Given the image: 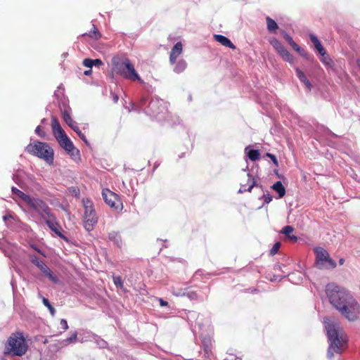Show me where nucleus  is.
<instances>
[{"label":"nucleus","mask_w":360,"mask_h":360,"mask_svg":"<svg viewBox=\"0 0 360 360\" xmlns=\"http://www.w3.org/2000/svg\"><path fill=\"white\" fill-rule=\"evenodd\" d=\"M326 293L333 306L347 319L354 321L358 319L359 304L351 295L340 290V287L334 283L326 285Z\"/></svg>","instance_id":"nucleus-1"},{"label":"nucleus","mask_w":360,"mask_h":360,"mask_svg":"<svg viewBox=\"0 0 360 360\" xmlns=\"http://www.w3.org/2000/svg\"><path fill=\"white\" fill-rule=\"evenodd\" d=\"M330 345L328 350V357L332 359L334 354H340L346 347L347 338L339 326L334 323H327L326 325Z\"/></svg>","instance_id":"nucleus-2"},{"label":"nucleus","mask_w":360,"mask_h":360,"mask_svg":"<svg viewBox=\"0 0 360 360\" xmlns=\"http://www.w3.org/2000/svg\"><path fill=\"white\" fill-rule=\"evenodd\" d=\"M111 63L112 70L116 74L128 79L134 81L141 80L139 75L129 58H121L119 56H114L112 58Z\"/></svg>","instance_id":"nucleus-3"},{"label":"nucleus","mask_w":360,"mask_h":360,"mask_svg":"<svg viewBox=\"0 0 360 360\" xmlns=\"http://www.w3.org/2000/svg\"><path fill=\"white\" fill-rule=\"evenodd\" d=\"M28 349L27 343L21 332H15L11 334L5 344L6 354L22 356Z\"/></svg>","instance_id":"nucleus-4"},{"label":"nucleus","mask_w":360,"mask_h":360,"mask_svg":"<svg viewBox=\"0 0 360 360\" xmlns=\"http://www.w3.org/2000/svg\"><path fill=\"white\" fill-rule=\"evenodd\" d=\"M28 153L45 160L49 165L53 163V150L44 142L35 141L26 147Z\"/></svg>","instance_id":"nucleus-5"},{"label":"nucleus","mask_w":360,"mask_h":360,"mask_svg":"<svg viewBox=\"0 0 360 360\" xmlns=\"http://www.w3.org/2000/svg\"><path fill=\"white\" fill-rule=\"evenodd\" d=\"M82 205L84 209L83 224L84 229L90 232L98 223V217L94 209V203L89 198L82 199Z\"/></svg>","instance_id":"nucleus-6"},{"label":"nucleus","mask_w":360,"mask_h":360,"mask_svg":"<svg viewBox=\"0 0 360 360\" xmlns=\"http://www.w3.org/2000/svg\"><path fill=\"white\" fill-rule=\"evenodd\" d=\"M316 253V262L319 269L322 268H335L336 263L333 260L328 252L323 248L317 247L314 248Z\"/></svg>","instance_id":"nucleus-7"},{"label":"nucleus","mask_w":360,"mask_h":360,"mask_svg":"<svg viewBox=\"0 0 360 360\" xmlns=\"http://www.w3.org/2000/svg\"><path fill=\"white\" fill-rule=\"evenodd\" d=\"M25 203L35 212H37L43 219H46V215L51 212V209L48 205L41 199L29 196Z\"/></svg>","instance_id":"nucleus-8"},{"label":"nucleus","mask_w":360,"mask_h":360,"mask_svg":"<svg viewBox=\"0 0 360 360\" xmlns=\"http://www.w3.org/2000/svg\"><path fill=\"white\" fill-rule=\"evenodd\" d=\"M102 196L105 202L115 211L121 212L123 210V203L120 196L108 188L102 191Z\"/></svg>","instance_id":"nucleus-9"},{"label":"nucleus","mask_w":360,"mask_h":360,"mask_svg":"<svg viewBox=\"0 0 360 360\" xmlns=\"http://www.w3.org/2000/svg\"><path fill=\"white\" fill-rule=\"evenodd\" d=\"M60 146L70 155L72 158L76 159L79 157V151L77 149L66 134L56 138Z\"/></svg>","instance_id":"nucleus-10"},{"label":"nucleus","mask_w":360,"mask_h":360,"mask_svg":"<svg viewBox=\"0 0 360 360\" xmlns=\"http://www.w3.org/2000/svg\"><path fill=\"white\" fill-rule=\"evenodd\" d=\"M30 262L37 266L43 274L46 276L49 280L56 283L58 282V277L53 273V271L48 267V266L41 260H39L36 255H30L29 256Z\"/></svg>","instance_id":"nucleus-11"},{"label":"nucleus","mask_w":360,"mask_h":360,"mask_svg":"<svg viewBox=\"0 0 360 360\" xmlns=\"http://www.w3.org/2000/svg\"><path fill=\"white\" fill-rule=\"evenodd\" d=\"M44 219L46 225L52 231H53L60 238L67 240V238L61 232V226H60V224L56 220V217L51 213V212L49 213V215H46V219Z\"/></svg>","instance_id":"nucleus-12"},{"label":"nucleus","mask_w":360,"mask_h":360,"mask_svg":"<svg viewBox=\"0 0 360 360\" xmlns=\"http://www.w3.org/2000/svg\"><path fill=\"white\" fill-rule=\"evenodd\" d=\"M240 193L250 192L252 188L256 186L255 178L250 173L243 174L240 179Z\"/></svg>","instance_id":"nucleus-13"},{"label":"nucleus","mask_w":360,"mask_h":360,"mask_svg":"<svg viewBox=\"0 0 360 360\" xmlns=\"http://www.w3.org/2000/svg\"><path fill=\"white\" fill-rule=\"evenodd\" d=\"M64 121L68 124L77 134V135L86 143L87 142L86 136L82 133L79 128L76 125L75 122L72 119L70 114L67 112L63 113Z\"/></svg>","instance_id":"nucleus-14"},{"label":"nucleus","mask_w":360,"mask_h":360,"mask_svg":"<svg viewBox=\"0 0 360 360\" xmlns=\"http://www.w3.org/2000/svg\"><path fill=\"white\" fill-rule=\"evenodd\" d=\"M183 50V45L181 42H177L172 49L169 55V62L174 65L176 62L177 58L181 54Z\"/></svg>","instance_id":"nucleus-15"},{"label":"nucleus","mask_w":360,"mask_h":360,"mask_svg":"<svg viewBox=\"0 0 360 360\" xmlns=\"http://www.w3.org/2000/svg\"><path fill=\"white\" fill-rule=\"evenodd\" d=\"M213 37L216 41L220 43L224 46L229 47L231 49H236V46L231 41V40L225 36L214 34Z\"/></svg>","instance_id":"nucleus-16"},{"label":"nucleus","mask_w":360,"mask_h":360,"mask_svg":"<svg viewBox=\"0 0 360 360\" xmlns=\"http://www.w3.org/2000/svg\"><path fill=\"white\" fill-rule=\"evenodd\" d=\"M51 126L55 138H58L60 135L65 134V131L62 129L59 122L56 117H52Z\"/></svg>","instance_id":"nucleus-17"},{"label":"nucleus","mask_w":360,"mask_h":360,"mask_svg":"<svg viewBox=\"0 0 360 360\" xmlns=\"http://www.w3.org/2000/svg\"><path fill=\"white\" fill-rule=\"evenodd\" d=\"M51 126L55 138H58L60 135L65 134V131L62 129L59 122L56 117H52Z\"/></svg>","instance_id":"nucleus-18"},{"label":"nucleus","mask_w":360,"mask_h":360,"mask_svg":"<svg viewBox=\"0 0 360 360\" xmlns=\"http://www.w3.org/2000/svg\"><path fill=\"white\" fill-rule=\"evenodd\" d=\"M271 188L278 193L279 198H283L285 195V188L280 181L274 184Z\"/></svg>","instance_id":"nucleus-19"},{"label":"nucleus","mask_w":360,"mask_h":360,"mask_svg":"<svg viewBox=\"0 0 360 360\" xmlns=\"http://www.w3.org/2000/svg\"><path fill=\"white\" fill-rule=\"evenodd\" d=\"M266 22L267 30L271 33H276V30L278 28L276 22L269 16L266 18Z\"/></svg>","instance_id":"nucleus-20"},{"label":"nucleus","mask_w":360,"mask_h":360,"mask_svg":"<svg viewBox=\"0 0 360 360\" xmlns=\"http://www.w3.org/2000/svg\"><path fill=\"white\" fill-rule=\"evenodd\" d=\"M294 229L291 226H285L283 228L281 233L285 234V236L288 238L290 240L293 242H296L297 240V237L294 235H291L293 232Z\"/></svg>","instance_id":"nucleus-21"},{"label":"nucleus","mask_w":360,"mask_h":360,"mask_svg":"<svg viewBox=\"0 0 360 360\" xmlns=\"http://www.w3.org/2000/svg\"><path fill=\"white\" fill-rule=\"evenodd\" d=\"M296 73L300 80L302 82L305 84L307 88L310 91L311 89V84L309 79L305 76V75L304 74V72L299 68H296Z\"/></svg>","instance_id":"nucleus-22"},{"label":"nucleus","mask_w":360,"mask_h":360,"mask_svg":"<svg viewBox=\"0 0 360 360\" xmlns=\"http://www.w3.org/2000/svg\"><path fill=\"white\" fill-rule=\"evenodd\" d=\"M110 240L113 241L116 245L120 247L122 245V239L120 233L116 231H112L108 235Z\"/></svg>","instance_id":"nucleus-23"},{"label":"nucleus","mask_w":360,"mask_h":360,"mask_svg":"<svg viewBox=\"0 0 360 360\" xmlns=\"http://www.w3.org/2000/svg\"><path fill=\"white\" fill-rule=\"evenodd\" d=\"M92 27H93L92 30H91L89 34L84 33V34H82V36L88 35L89 37H91L94 39H100L101 37V34L100 32L98 31V30L96 28V25L93 24Z\"/></svg>","instance_id":"nucleus-24"},{"label":"nucleus","mask_w":360,"mask_h":360,"mask_svg":"<svg viewBox=\"0 0 360 360\" xmlns=\"http://www.w3.org/2000/svg\"><path fill=\"white\" fill-rule=\"evenodd\" d=\"M278 53L285 61H287L290 63L293 62V56L285 48L283 49L281 51H280Z\"/></svg>","instance_id":"nucleus-25"},{"label":"nucleus","mask_w":360,"mask_h":360,"mask_svg":"<svg viewBox=\"0 0 360 360\" xmlns=\"http://www.w3.org/2000/svg\"><path fill=\"white\" fill-rule=\"evenodd\" d=\"M186 67L187 63H186V61L184 60H181L177 62L174 67V70L176 73H181L186 70Z\"/></svg>","instance_id":"nucleus-26"},{"label":"nucleus","mask_w":360,"mask_h":360,"mask_svg":"<svg viewBox=\"0 0 360 360\" xmlns=\"http://www.w3.org/2000/svg\"><path fill=\"white\" fill-rule=\"evenodd\" d=\"M248 157L251 161H257L260 159V153L258 150L251 149L248 153Z\"/></svg>","instance_id":"nucleus-27"},{"label":"nucleus","mask_w":360,"mask_h":360,"mask_svg":"<svg viewBox=\"0 0 360 360\" xmlns=\"http://www.w3.org/2000/svg\"><path fill=\"white\" fill-rule=\"evenodd\" d=\"M182 295L186 296L191 300H196L198 299L197 292L191 288L187 289L186 291L182 294Z\"/></svg>","instance_id":"nucleus-28"},{"label":"nucleus","mask_w":360,"mask_h":360,"mask_svg":"<svg viewBox=\"0 0 360 360\" xmlns=\"http://www.w3.org/2000/svg\"><path fill=\"white\" fill-rule=\"evenodd\" d=\"M11 190L13 194H15L17 196L20 198L25 202L27 200V198H29L30 196L29 195L25 194V193H23L22 191H21L20 190L18 189L15 187H12Z\"/></svg>","instance_id":"nucleus-29"},{"label":"nucleus","mask_w":360,"mask_h":360,"mask_svg":"<svg viewBox=\"0 0 360 360\" xmlns=\"http://www.w3.org/2000/svg\"><path fill=\"white\" fill-rule=\"evenodd\" d=\"M271 44L272 46L276 50L278 53L281 51L283 49H285V47L283 46V44L276 39L274 38L270 41Z\"/></svg>","instance_id":"nucleus-30"},{"label":"nucleus","mask_w":360,"mask_h":360,"mask_svg":"<svg viewBox=\"0 0 360 360\" xmlns=\"http://www.w3.org/2000/svg\"><path fill=\"white\" fill-rule=\"evenodd\" d=\"M292 48L297 52L300 55H301L303 57H306L307 53V52L302 48L299 46L297 44H296L295 41H293L292 44H290Z\"/></svg>","instance_id":"nucleus-31"},{"label":"nucleus","mask_w":360,"mask_h":360,"mask_svg":"<svg viewBox=\"0 0 360 360\" xmlns=\"http://www.w3.org/2000/svg\"><path fill=\"white\" fill-rule=\"evenodd\" d=\"M322 58L321 59V61L326 65H328L329 67H332L334 63L333 60L330 58L329 55L326 53L324 55L321 56Z\"/></svg>","instance_id":"nucleus-32"},{"label":"nucleus","mask_w":360,"mask_h":360,"mask_svg":"<svg viewBox=\"0 0 360 360\" xmlns=\"http://www.w3.org/2000/svg\"><path fill=\"white\" fill-rule=\"evenodd\" d=\"M309 38H310L311 42L313 43L316 49H318L319 48L321 47V46H322L321 43L320 42L319 39L314 34H309Z\"/></svg>","instance_id":"nucleus-33"},{"label":"nucleus","mask_w":360,"mask_h":360,"mask_svg":"<svg viewBox=\"0 0 360 360\" xmlns=\"http://www.w3.org/2000/svg\"><path fill=\"white\" fill-rule=\"evenodd\" d=\"M42 302H43V304L49 309L51 315L53 316L55 314L56 310H55L54 307L51 305V304L50 303L49 300L46 298H43Z\"/></svg>","instance_id":"nucleus-34"},{"label":"nucleus","mask_w":360,"mask_h":360,"mask_svg":"<svg viewBox=\"0 0 360 360\" xmlns=\"http://www.w3.org/2000/svg\"><path fill=\"white\" fill-rule=\"evenodd\" d=\"M281 246V243L280 242H276L274 245L273 247L271 248V249L270 250V255H274L278 253L280 248Z\"/></svg>","instance_id":"nucleus-35"},{"label":"nucleus","mask_w":360,"mask_h":360,"mask_svg":"<svg viewBox=\"0 0 360 360\" xmlns=\"http://www.w3.org/2000/svg\"><path fill=\"white\" fill-rule=\"evenodd\" d=\"M113 282L116 287L123 288L124 285L120 276H113Z\"/></svg>","instance_id":"nucleus-36"},{"label":"nucleus","mask_w":360,"mask_h":360,"mask_svg":"<svg viewBox=\"0 0 360 360\" xmlns=\"http://www.w3.org/2000/svg\"><path fill=\"white\" fill-rule=\"evenodd\" d=\"M266 155L267 157H269V158H271V160H272V162H273L274 165L276 167H278V160H277L276 157L274 155H273V154H271V153H267L266 154Z\"/></svg>","instance_id":"nucleus-37"},{"label":"nucleus","mask_w":360,"mask_h":360,"mask_svg":"<svg viewBox=\"0 0 360 360\" xmlns=\"http://www.w3.org/2000/svg\"><path fill=\"white\" fill-rule=\"evenodd\" d=\"M83 65H84L85 67H87V68H91L93 67V59H90V58H85V59L83 60Z\"/></svg>","instance_id":"nucleus-38"},{"label":"nucleus","mask_w":360,"mask_h":360,"mask_svg":"<svg viewBox=\"0 0 360 360\" xmlns=\"http://www.w3.org/2000/svg\"><path fill=\"white\" fill-rule=\"evenodd\" d=\"M35 132L38 136H39L41 138H44L46 136V133L43 130H41L40 126L37 127Z\"/></svg>","instance_id":"nucleus-39"},{"label":"nucleus","mask_w":360,"mask_h":360,"mask_svg":"<svg viewBox=\"0 0 360 360\" xmlns=\"http://www.w3.org/2000/svg\"><path fill=\"white\" fill-rule=\"evenodd\" d=\"M263 198L266 204H269L272 200V196L269 193L264 195Z\"/></svg>","instance_id":"nucleus-40"},{"label":"nucleus","mask_w":360,"mask_h":360,"mask_svg":"<svg viewBox=\"0 0 360 360\" xmlns=\"http://www.w3.org/2000/svg\"><path fill=\"white\" fill-rule=\"evenodd\" d=\"M60 325L64 330H66L68 329V322L65 319L60 320Z\"/></svg>","instance_id":"nucleus-41"},{"label":"nucleus","mask_w":360,"mask_h":360,"mask_svg":"<svg viewBox=\"0 0 360 360\" xmlns=\"http://www.w3.org/2000/svg\"><path fill=\"white\" fill-rule=\"evenodd\" d=\"M103 63L101 59H94L93 60V65L95 66H100L102 65Z\"/></svg>","instance_id":"nucleus-42"},{"label":"nucleus","mask_w":360,"mask_h":360,"mask_svg":"<svg viewBox=\"0 0 360 360\" xmlns=\"http://www.w3.org/2000/svg\"><path fill=\"white\" fill-rule=\"evenodd\" d=\"M284 38L288 42L289 44H292L294 41L292 38L288 34H284Z\"/></svg>","instance_id":"nucleus-43"},{"label":"nucleus","mask_w":360,"mask_h":360,"mask_svg":"<svg viewBox=\"0 0 360 360\" xmlns=\"http://www.w3.org/2000/svg\"><path fill=\"white\" fill-rule=\"evenodd\" d=\"M316 50L319 51V53L321 54V56H323V55H324L325 53H327L323 46H321V48H319Z\"/></svg>","instance_id":"nucleus-44"},{"label":"nucleus","mask_w":360,"mask_h":360,"mask_svg":"<svg viewBox=\"0 0 360 360\" xmlns=\"http://www.w3.org/2000/svg\"><path fill=\"white\" fill-rule=\"evenodd\" d=\"M160 304L162 307H165V306L168 305V302L165 301V300H163L162 299H160Z\"/></svg>","instance_id":"nucleus-45"},{"label":"nucleus","mask_w":360,"mask_h":360,"mask_svg":"<svg viewBox=\"0 0 360 360\" xmlns=\"http://www.w3.org/2000/svg\"><path fill=\"white\" fill-rule=\"evenodd\" d=\"M31 247H32L34 250L37 251L39 254H41V255H44V253H43V252H42L39 249H38V248H37V246H36V245H31Z\"/></svg>","instance_id":"nucleus-46"},{"label":"nucleus","mask_w":360,"mask_h":360,"mask_svg":"<svg viewBox=\"0 0 360 360\" xmlns=\"http://www.w3.org/2000/svg\"><path fill=\"white\" fill-rule=\"evenodd\" d=\"M91 72H92V70H91V69L90 68V69H89V70H85V71H84V74L85 75H87V76H88V75H90L91 74Z\"/></svg>","instance_id":"nucleus-47"},{"label":"nucleus","mask_w":360,"mask_h":360,"mask_svg":"<svg viewBox=\"0 0 360 360\" xmlns=\"http://www.w3.org/2000/svg\"><path fill=\"white\" fill-rule=\"evenodd\" d=\"M114 98V101H115V102H117V100H118V96H117V95H115V96H114V98Z\"/></svg>","instance_id":"nucleus-48"},{"label":"nucleus","mask_w":360,"mask_h":360,"mask_svg":"<svg viewBox=\"0 0 360 360\" xmlns=\"http://www.w3.org/2000/svg\"><path fill=\"white\" fill-rule=\"evenodd\" d=\"M356 65H357L358 68L360 69V60H358L356 61Z\"/></svg>","instance_id":"nucleus-49"},{"label":"nucleus","mask_w":360,"mask_h":360,"mask_svg":"<svg viewBox=\"0 0 360 360\" xmlns=\"http://www.w3.org/2000/svg\"><path fill=\"white\" fill-rule=\"evenodd\" d=\"M76 338H77V335H76V334H75V335H73V337H71L70 340H73V339H76Z\"/></svg>","instance_id":"nucleus-50"},{"label":"nucleus","mask_w":360,"mask_h":360,"mask_svg":"<svg viewBox=\"0 0 360 360\" xmlns=\"http://www.w3.org/2000/svg\"><path fill=\"white\" fill-rule=\"evenodd\" d=\"M343 263H344V259H340V264H343Z\"/></svg>","instance_id":"nucleus-51"},{"label":"nucleus","mask_w":360,"mask_h":360,"mask_svg":"<svg viewBox=\"0 0 360 360\" xmlns=\"http://www.w3.org/2000/svg\"><path fill=\"white\" fill-rule=\"evenodd\" d=\"M154 104H155V103H153V102L150 103V108H153V106L154 105Z\"/></svg>","instance_id":"nucleus-52"},{"label":"nucleus","mask_w":360,"mask_h":360,"mask_svg":"<svg viewBox=\"0 0 360 360\" xmlns=\"http://www.w3.org/2000/svg\"><path fill=\"white\" fill-rule=\"evenodd\" d=\"M4 220H6V219H8V217L4 216Z\"/></svg>","instance_id":"nucleus-53"}]
</instances>
